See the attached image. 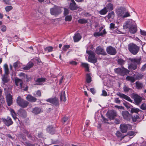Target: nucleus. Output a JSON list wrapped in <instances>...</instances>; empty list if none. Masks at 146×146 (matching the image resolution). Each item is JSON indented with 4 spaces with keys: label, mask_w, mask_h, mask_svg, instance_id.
Instances as JSON below:
<instances>
[{
    "label": "nucleus",
    "mask_w": 146,
    "mask_h": 146,
    "mask_svg": "<svg viewBox=\"0 0 146 146\" xmlns=\"http://www.w3.org/2000/svg\"><path fill=\"white\" fill-rule=\"evenodd\" d=\"M129 60L132 62L128 66V68L130 70H134L136 69L137 67V64H140L141 63V58L140 57L129 58Z\"/></svg>",
    "instance_id": "nucleus-1"
},
{
    "label": "nucleus",
    "mask_w": 146,
    "mask_h": 146,
    "mask_svg": "<svg viewBox=\"0 0 146 146\" xmlns=\"http://www.w3.org/2000/svg\"><path fill=\"white\" fill-rule=\"evenodd\" d=\"M121 68H118L114 69L115 72L121 76H124L128 74L129 71L124 67H121Z\"/></svg>",
    "instance_id": "nucleus-2"
},
{
    "label": "nucleus",
    "mask_w": 146,
    "mask_h": 146,
    "mask_svg": "<svg viewBox=\"0 0 146 146\" xmlns=\"http://www.w3.org/2000/svg\"><path fill=\"white\" fill-rule=\"evenodd\" d=\"M86 53L89 55L88 58V62L93 63L97 62V58L95 56V54L94 52L91 50H87Z\"/></svg>",
    "instance_id": "nucleus-3"
},
{
    "label": "nucleus",
    "mask_w": 146,
    "mask_h": 146,
    "mask_svg": "<svg viewBox=\"0 0 146 146\" xmlns=\"http://www.w3.org/2000/svg\"><path fill=\"white\" fill-rule=\"evenodd\" d=\"M128 49L132 54L135 55L139 50V47L135 44H133L129 46Z\"/></svg>",
    "instance_id": "nucleus-4"
},
{
    "label": "nucleus",
    "mask_w": 146,
    "mask_h": 146,
    "mask_svg": "<svg viewBox=\"0 0 146 146\" xmlns=\"http://www.w3.org/2000/svg\"><path fill=\"white\" fill-rule=\"evenodd\" d=\"M50 13L52 15L56 16L60 14L62 12L60 7L54 5L53 7L50 9Z\"/></svg>",
    "instance_id": "nucleus-5"
},
{
    "label": "nucleus",
    "mask_w": 146,
    "mask_h": 146,
    "mask_svg": "<svg viewBox=\"0 0 146 146\" xmlns=\"http://www.w3.org/2000/svg\"><path fill=\"white\" fill-rule=\"evenodd\" d=\"M17 102L19 106L23 108L26 107L29 104L28 102L21 98L20 96L18 97Z\"/></svg>",
    "instance_id": "nucleus-6"
},
{
    "label": "nucleus",
    "mask_w": 146,
    "mask_h": 146,
    "mask_svg": "<svg viewBox=\"0 0 146 146\" xmlns=\"http://www.w3.org/2000/svg\"><path fill=\"white\" fill-rule=\"evenodd\" d=\"M107 53L111 55H115L117 53L116 49L111 46L107 47L106 49Z\"/></svg>",
    "instance_id": "nucleus-7"
},
{
    "label": "nucleus",
    "mask_w": 146,
    "mask_h": 146,
    "mask_svg": "<svg viewBox=\"0 0 146 146\" xmlns=\"http://www.w3.org/2000/svg\"><path fill=\"white\" fill-rule=\"evenodd\" d=\"M136 25L135 22L131 19H130L126 21L125 25H123L124 28L126 29H129L134 26Z\"/></svg>",
    "instance_id": "nucleus-8"
},
{
    "label": "nucleus",
    "mask_w": 146,
    "mask_h": 146,
    "mask_svg": "<svg viewBox=\"0 0 146 146\" xmlns=\"http://www.w3.org/2000/svg\"><path fill=\"white\" fill-rule=\"evenodd\" d=\"M46 101L47 102L53 104L55 106H59V105L58 100L56 97L48 99L46 100Z\"/></svg>",
    "instance_id": "nucleus-9"
},
{
    "label": "nucleus",
    "mask_w": 146,
    "mask_h": 146,
    "mask_svg": "<svg viewBox=\"0 0 146 146\" xmlns=\"http://www.w3.org/2000/svg\"><path fill=\"white\" fill-rule=\"evenodd\" d=\"M18 76L26 82H28L31 80V78L29 76L26 74L25 73L21 72L18 74Z\"/></svg>",
    "instance_id": "nucleus-10"
},
{
    "label": "nucleus",
    "mask_w": 146,
    "mask_h": 146,
    "mask_svg": "<svg viewBox=\"0 0 146 146\" xmlns=\"http://www.w3.org/2000/svg\"><path fill=\"white\" fill-rule=\"evenodd\" d=\"M2 120L4 123L7 126L11 125L13 123L11 118L8 116L7 118H2Z\"/></svg>",
    "instance_id": "nucleus-11"
},
{
    "label": "nucleus",
    "mask_w": 146,
    "mask_h": 146,
    "mask_svg": "<svg viewBox=\"0 0 146 146\" xmlns=\"http://www.w3.org/2000/svg\"><path fill=\"white\" fill-rule=\"evenodd\" d=\"M96 53L98 54H101L102 55H106L107 53L103 48L100 46L97 47L96 50Z\"/></svg>",
    "instance_id": "nucleus-12"
},
{
    "label": "nucleus",
    "mask_w": 146,
    "mask_h": 146,
    "mask_svg": "<svg viewBox=\"0 0 146 146\" xmlns=\"http://www.w3.org/2000/svg\"><path fill=\"white\" fill-rule=\"evenodd\" d=\"M143 98L137 95H135L134 96V100L135 104L137 105H139L141 103Z\"/></svg>",
    "instance_id": "nucleus-13"
},
{
    "label": "nucleus",
    "mask_w": 146,
    "mask_h": 146,
    "mask_svg": "<svg viewBox=\"0 0 146 146\" xmlns=\"http://www.w3.org/2000/svg\"><path fill=\"white\" fill-rule=\"evenodd\" d=\"M125 11V9L121 7L116 9V12L119 16L122 17Z\"/></svg>",
    "instance_id": "nucleus-14"
},
{
    "label": "nucleus",
    "mask_w": 146,
    "mask_h": 146,
    "mask_svg": "<svg viewBox=\"0 0 146 146\" xmlns=\"http://www.w3.org/2000/svg\"><path fill=\"white\" fill-rule=\"evenodd\" d=\"M121 115L123 118L127 121H129L131 119V115L127 111H122Z\"/></svg>",
    "instance_id": "nucleus-15"
},
{
    "label": "nucleus",
    "mask_w": 146,
    "mask_h": 146,
    "mask_svg": "<svg viewBox=\"0 0 146 146\" xmlns=\"http://www.w3.org/2000/svg\"><path fill=\"white\" fill-rule=\"evenodd\" d=\"M71 2L69 5V8L72 11L77 10L79 8L78 6L76 4L74 0H71Z\"/></svg>",
    "instance_id": "nucleus-16"
},
{
    "label": "nucleus",
    "mask_w": 146,
    "mask_h": 146,
    "mask_svg": "<svg viewBox=\"0 0 146 146\" xmlns=\"http://www.w3.org/2000/svg\"><path fill=\"white\" fill-rule=\"evenodd\" d=\"M15 81L16 85L18 86L19 88H23V82L22 80L16 78L15 79Z\"/></svg>",
    "instance_id": "nucleus-17"
},
{
    "label": "nucleus",
    "mask_w": 146,
    "mask_h": 146,
    "mask_svg": "<svg viewBox=\"0 0 146 146\" xmlns=\"http://www.w3.org/2000/svg\"><path fill=\"white\" fill-rule=\"evenodd\" d=\"M129 126L130 127L131 125L128 124H121L120 125V128L121 132L123 133L126 132L128 127Z\"/></svg>",
    "instance_id": "nucleus-18"
},
{
    "label": "nucleus",
    "mask_w": 146,
    "mask_h": 146,
    "mask_svg": "<svg viewBox=\"0 0 146 146\" xmlns=\"http://www.w3.org/2000/svg\"><path fill=\"white\" fill-rule=\"evenodd\" d=\"M117 95L121 98H123L130 102H132V100L129 97L123 94L118 92L117 93Z\"/></svg>",
    "instance_id": "nucleus-19"
},
{
    "label": "nucleus",
    "mask_w": 146,
    "mask_h": 146,
    "mask_svg": "<svg viewBox=\"0 0 146 146\" xmlns=\"http://www.w3.org/2000/svg\"><path fill=\"white\" fill-rule=\"evenodd\" d=\"M6 100L8 106H10L12 104V96L10 94L7 95Z\"/></svg>",
    "instance_id": "nucleus-20"
},
{
    "label": "nucleus",
    "mask_w": 146,
    "mask_h": 146,
    "mask_svg": "<svg viewBox=\"0 0 146 146\" xmlns=\"http://www.w3.org/2000/svg\"><path fill=\"white\" fill-rule=\"evenodd\" d=\"M18 114L21 117L23 118L27 116V112L25 110L23 109H20L18 111Z\"/></svg>",
    "instance_id": "nucleus-21"
},
{
    "label": "nucleus",
    "mask_w": 146,
    "mask_h": 146,
    "mask_svg": "<svg viewBox=\"0 0 146 146\" xmlns=\"http://www.w3.org/2000/svg\"><path fill=\"white\" fill-rule=\"evenodd\" d=\"M46 81V78H38L35 80L36 82V85H41L43 83L45 82Z\"/></svg>",
    "instance_id": "nucleus-22"
},
{
    "label": "nucleus",
    "mask_w": 146,
    "mask_h": 146,
    "mask_svg": "<svg viewBox=\"0 0 146 146\" xmlns=\"http://www.w3.org/2000/svg\"><path fill=\"white\" fill-rule=\"evenodd\" d=\"M26 99L30 102H34L37 100V99L31 95H28L26 97Z\"/></svg>",
    "instance_id": "nucleus-23"
},
{
    "label": "nucleus",
    "mask_w": 146,
    "mask_h": 146,
    "mask_svg": "<svg viewBox=\"0 0 146 146\" xmlns=\"http://www.w3.org/2000/svg\"><path fill=\"white\" fill-rule=\"evenodd\" d=\"M82 38L81 36L80 33H77L75 34L73 36V39L74 41L75 42H77L79 41Z\"/></svg>",
    "instance_id": "nucleus-24"
},
{
    "label": "nucleus",
    "mask_w": 146,
    "mask_h": 146,
    "mask_svg": "<svg viewBox=\"0 0 146 146\" xmlns=\"http://www.w3.org/2000/svg\"><path fill=\"white\" fill-rule=\"evenodd\" d=\"M41 112V109L38 107H35L32 109V112L35 115L40 113Z\"/></svg>",
    "instance_id": "nucleus-25"
},
{
    "label": "nucleus",
    "mask_w": 146,
    "mask_h": 146,
    "mask_svg": "<svg viewBox=\"0 0 146 146\" xmlns=\"http://www.w3.org/2000/svg\"><path fill=\"white\" fill-rule=\"evenodd\" d=\"M2 80L4 83L7 82L10 80V79L8 75L4 74L2 76Z\"/></svg>",
    "instance_id": "nucleus-26"
},
{
    "label": "nucleus",
    "mask_w": 146,
    "mask_h": 146,
    "mask_svg": "<svg viewBox=\"0 0 146 146\" xmlns=\"http://www.w3.org/2000/svg\"><path fill=\"white\" fill-rule=\"evenodd\" d=\"M46 131L50 133L54 134L55 132V129L52 125H49L46 128Z\"/></svg>",
    "instance_id": "nucleus-27"
},
{
    "label": "nucleus",
    "mask_w": 146,
    "mask_h": 146,
    "mask_svg": "<svg viewBox=\"0 0 146 146\" xmlns=\"http://www.w3.org/2000/svg\"><path fill=\"white\" fill-rule=\"evenodd\" d=\"M60 100L61 101H66V98L65 92V91H63L61 92Z\"/></svg>",
    "instance_id": "nucleus-28"
},
{
    "label": "nucleus",
    "mask_w": 146,
    "mask_h": 146,
    "mask_svg": "<svg viewBox=\"0 0 146 146\" xmlns=\"http://www.w3.org/2000/svg\"><path fill=\"white\" fill-rule=\"evenodd\" d=\"M129 29V32L132 34H134L137 31V29L136 25H134V26H133L132 27L130 28Z\"/></svg>",
    "instance_id": "nucleus-29"
},
{
    "label": "nucleus",
    "mask_w": 146,
    "mask_h": 146,
    "mask_svg": "<svg viewBox=\"0 0 146 146\" xmlns=\"http://www.w3.org/2000/svg\"><path fill=\"white\" fill-rule=\"evenodd\" d=\"M33 65L34 64L33 63H29L26 66L24 67L23 68V69L25 70H29L32 67Z\"/></svg>",
    "instance_id": "nucleus-30"
},
{
    "label": "nucleus",
    "mask_w": 146,
    "mask_h": 146,
    "mask_svg": "<svg viewBox=\"0 0 146 146\" xmlns=\"http://www.w3.org/2000/svg\"><path fill=\"white\" fill-rule=\"evenodd\" d=\"M118 64L121 66L123 67V65L125 64L126 61L121 58H119L117 61Z\"/></svg>",
    "instance_id": "nucleus-31"
},
{
    "label": "nucleus",
    "mask_w": 146,
    "mask_h": 146,
    "mask_svg": "<svg viewBox=\"0 0 146 146\" xmlns=\"http://www.w3.org/2000/svg\"><path fill=\"white\" fill-rule=\"evenodd\" d=\"M3 68L4 70L5 74H4L9 75V71L7 64H5L4 65Z\"/></svg>",
    "instance_id": "nucleus-32"
},
{
    "label": "nucleus",
    "mask_w": 146,
    "mask_h": 146,
    "mask_svg": "<svg viewBox=\"0 0 146 146\" xmlns=\"http://www.w3.org/2000/svg\"><path fill=\"white\" fill-rule=\"evenodd\" d=\"M135 85L136 88L138 89H141L143 87V84L138 81H137L135 82Z\"/></svg>",
    "instance_id": "nucleus-33"
},
{
    "label": "nucleus",
    "mask_w": 146,
    "mask_h": 146,
    "mask_svg": "<svg viewBox=\"0 0 146 146\" xmlns=\"http://www.w3.org/2000/svg\"><path fill=\"white\" fill-rule=\"evenodd\" d=\"M126 79L127 81H129L131 83H133L135 81V79L134 77L129 76H127L126 78Z\"/></svg>",
    "instance_id": "nucleus-34"
},
{
    "label": "nucleus",
    "mask_w": 146,
    "mask_h": 146,
    "mask_svg": "<svg viewBox=\"0 0 146 146\" xmlns=\"http://www.w3.org/2000/svg\"><path fill=\"white\" fill-rule=\"evenodd\" d=\"M106 7L108 11H111L113 9V6L112 4L109 3L107 5Z\"/></svg>",
    "instance_id": "nucleus-35"
},
{
    "label": "nucleus",
    "mask_w": 146,
    "mask_h": 146,
    "mask_svg": "<svg viewBox=\"0 0 146 146\" xmlns=\"http://www.w3.org/2000/svg\"><path fill=\"white\" fill-rule=\"evenodd\" d=\"M115 134L117 137L120 138V141H121L125 136L123 135L122 133L119 131H117Z\"/></svg>",
    "instance_id": "nucleus-36"
},
{
    "label": "nucleus",
    "mask_w": 146,
    "mask_h": 146,
    "mask_svg": "<svg viewBox=\"0 0 146 146\" xmlns=\"http://www.w3.org/2000/svg\"><path fill=\"white\" fill-rule=\"evenodd\" d=\"M92 81L91 77L90 74L87 73L86 75V81L88 83H90Z\"/></svg>",
    "instance_id": "nucleus-37"
},
{
    "label": "nucleus",
    "mask_w": 146,
    "mask_h": 146,
    "mask_svg": "<svg viewBox=\"0 0 146 146\" xmlns=\"http://www.w3.org/2000/svg\"><path fill=\"white\" fill-rule=\"evenodd\" d=\"M129 110L130 111L131 113H137L140 110L138 108H133L131 107V108H130V109H129Z\"/></svg>",
    "instance_id": "nucleus-38"
},
{
    "label": "nucleus",
    "mask_w": 146,
    "mask_h": 146,
    "mask_svg": "<svg viewBox=\"0 0 146 146\" xmlns=\"http://www.w3.org/2000/svg\"><path fill=\"white\" fill-rule=\"evenodd\" d=\"M139 116L137 115H135L134 116L132 117V121L134 122H135L136 121H137V122H139Z\"/></svg>",
    "instance_id": "nucleus-39"
},
{
    "label": "nucleus",
    "mask_w": 146,
    "mask_h": 146,
    "mask_svg": "<svg viewBox=\"0 0 146 146\" xmlns=\"http://www.w3.org/2000/svg\"><path fill=\"white\" fill-rule=\"evenodd\" d=\"M82 66L85 68L86 69V70L87 71L89 72V69L88 66V64L86 63H82L81 64Z\"/></svg>",
    "instance_id": "nucleus-40"
},
{
    "label": "nucleus",
    "mask_w": 146,
    "mask_h": 146,
    "mask_svg": "<svg viewBox=\"0 0 146 146\" xmlns=\"http://www.w3.org/2000/svg\"><path fill=\"white\" fill-rule=\"evenodd\" d=\"M115 13L114 11H111L109 13L107 17L108 19H112L114 17Z\"/></svg>",
    "instance_id": "nucleus-41"
},
{
    "label": "nucleus",
    "mask_w": 146,
    "mask_h": 146,
    "mask_svg": "<svg viewBox=\"0 0 146 146\" xmlns=\"http://www.w3.org/2000/svg\"><path fill=\"white\" fill-rule=\"evenodd\" d=\"M78 22L81 24H85L88 22V20L84 19H80L78 20Z\"/></svg>",
    "instance_id": "nucleus-42"
},
{
    "label": "nucleus",
    "mask_w": 146,
    "mask_h": 146,
    "mask_svg": "<svg viewBox=\"0 0 146 146\" xmlns=\"http://www.w3.org/2000/svg\"><path fill=\"white\" fill-rule=\"evenodd\" d=\"M117 115L116 112L114 111H112L110 114V116L112 119H113Z\"/></svg>",
    "instance_id": "nucleus-43"
},
{
    "label": "nucleus",
    "mask_w": 146,
    "mask_h": 146,
    "mask_svg": "<svg viewBox=\"0 0 146 146\" xmlns=\"http://www.w3.org/2000/svg\"><path fill=\"white\" fill-rule=\"evenodd\" d=\"M11 112L12 117L15 120H16L17 119L16 113H15L14 110L13 109L11 110Z\"/></svg>",
    "instance_id": "nucleus-44"
},
{
    "label": "nucleus",
    "mask_w": 146,
    "mask_h": 146,
    "mask_svg": "<svg viewBox=\"0 0 146 146\" xmlns=\"http://www.w3.org/2000/svg\"><path fill=\"white\" fill-rule=\"evenodd\" d=\"M108 11V10L106 7H105L103 9H102L100 11V13L101 15L106 14Z\"/></svg>",
    "instance_id": "nucleus-45"
},
{
    "label": "nucleus",
    "mask_w": 146,
    "mask_h": 146,
    "mask_svg": "<svg viewBox=\"0 0 146 146\" xmlns=\"http://www.w3.org/2000/svg\"><path fill=\"white\" fill-rule=\"evenodd\" d=\"M53 47L51 46H48L44 48L45 51H48V52H51L53 51Z\"/></svg>",
    "instance_id": "nucleus-46"
},
{
    "label": "nucleus",
    "mask_w": 146,
    "mask_h": 146,
    "mask_svg": "<svg viewBox=\"0 0 146 146\" xmlns=\"http://www.w3.org/2000/svg\"><path fill=\"white\" fill-rule=\"evenodd\" d=\"M72 19V17L71 15L66 16L65 18V20L66 21H70Z\"/></svg>",
    "instance_id": "nucleus-47"
},
{
    "label": "nucleus",
    "mask_w": 146,
    "mask_h": 146,
    "mask_svg": "<svg viewBox=\"0 0 146 146\" xmlns=\"http://www.w3.org/2000/svg\"><path fill=\"white\" fill-rule=\"evenodd\" d=\"M123 89L124 92H129L130 90V88L128 87V86H127L126 85H125L123 88Z\"/></svg>",
    "instance_id": "nucleus-48"
},
{
    "label": "nucleus",
    "mask_w": 146,
    "mask_h": 146,
    "mask_svg": "<svg viewBox=\"0 0 146 146\" xmlns=\"http://www.w3.org/2000/svg\"><path fill=\"white\" fill-rule=\"evenodd\" d=\"M143 77V75L139 74H138L135 75V78L136 79L138 80L142 79Z\"/></svg>",
    "instance_id": "nucleus-49"
},
{
    "label": "nucleus",
    "mask_w": 146,
    "mask_h": 146,
    "mask_svg": "<svg viewBox=\"0 0 146 146\" xmlns=\"http://www.w3.org/2000/svg\"><path fill=\"white\" fill-rule=\"evenodd\" d=\"M70 47V46L68 45H64L63 48H62V50L64 51H66L67 49L69 48Z\"/></svg>",
    "instance_id": "nucleus-50"
},
{
    "label": "nucleus",
    "mask_w": 146,
    "mask_h": 146,
    "mask_svg": "<svg viewBox=\"0 0 146 146\" xmlns=\"http://www.w3.org/2000/svg\"><path fill=\"white\" fill-rule=\"evenodd\" d=\"M13 8L11 6H9L6 7L5 8V10L7 12H9L12 10Z\"/></svg>",
    "instance_id": "nucleus-51"
},
{
    "label": "nucleus",
    "mask_w": 146,
    "mask_h": 146,
    "mask_svg": "<svg viewBox=\"0 0 146 146\" xmlns=\"http://www.w3.org/2000/svg\"><path fill=\"white\" fill-rule=\"evenodd\" d=\"M64 15L65 16L68 15L69 13V10L67 8H64Z\"/></svg>",
    "instance_id": "nucleus-52"
},
{
    "label": "nucleus",
    "mask_w": 146,
    "mask_h": 146,
    "mask_svg": "<svg viewBox=\"0 0 146 146\" xmlns=\"http://www.w3.org/2000/svg\"><path fill=\"white\" fill-rule=\"evenodd\" d=\"M94 35L95 37L99 36L102 35V34L98 32H95L94 34Z\"/></svg>",
    "instance_id": "nucleus-53"
},
{
    "label": "nucleus",
    "mask_w": 146,
    "mask_h": 146,
    "mask_svg": "<svg viewBox=\"0 0 146 146\" xmlns=\"http://www.w3.org/2000/svg\"><path fill=\"white\" fill-rule=\"evenodd\" d=\"M25 146H35L34 144H33L29 142H25L24 143Z\"/></svg>",
    "instance_id": "nucleus-54"
},
{
    "label": "nucleus",
    "mask_w": 146,
    "mask_h": 146,
    "mask_svg": "<svg viewBox=\"0 0 146 146\" xmlns=\"http://www.w3.org/2000/svg\"><path fill=\"white\" fill-rule=\"evenodd\" d=\"M1 31L3 32H5L7 29L6 27L4 25H1Z\"/></svg>",
    "instance_id": "nucleus-55"
},
{
    "label": "nucleus",
    "mask_w": 146,
    "mask_h": 146,
    "mask_svg": "<svg viewBox=\"0 0 146 146\" xmlns=\"http://www.w3.org/2000/svg\"><path fill=\"white\" fill-rule=\"evenodd\" d=\"M24 133L25 134H26V135H27V136L28 137L30 138V137H31L32 136H31V135L30 134L29 132L28 131H27V130H25L24 131Z\"/></svg>",
    "instance_id": "nucleus-56"
},
{
    "label": "nucleus",
    "mask_w": 146,
    "mask_h": 146,
    "mask_svg": "<svg viewBox=\"0 0 146 146\" xmlns=\"http://www.w3.org/2000/svg\"><path fill=\"white\" fill-rule=\"evenodd\" d=\"M136 134V133L135 132L131 131L128 132L127 133L128 135L130 136L135 135Z\"/></svg>",
    "instance_id": "nucleus-57"
},
{
    "label": "nucleus",
    "mask_w": 146,
    "mask_h": 146,
    "mask_svg": "<svg viewBox=\"0 0 146 146\" xmlns=\"http://www.w3.org/2000/svg\"><path fill=\"white\" fill-rule=\"evenodd\" d=\"M19 63L20 62L18 61L14 63L13 66L15 69H16L18 67V65L19 64Z\"/></svg>",
    "instance_id": "nucleus-58"
},
{
    "label": "nucleus",
    "mask_w": 146,
    "mask_h": 146,
    "mask_svg": "<svg viewBox=\"0 0 146 146\" xmlns=\"http://www.w3.org/2000/svg\"><path fill=\"white\" fill-rule=\"evenodd\" d=\"M130 15L128 12H126L124 15V14L123 15L121 18H124L125 17H128L130 16Z\"/></svg>",
    "instance_id": "nucleus-59"
},
{
    "label": "nucleus",
    "mask_w": 146,
    "mask_h": 146,
    "mask_svg": "<svg viewBox=\"0 0 146 146\" xmlns=\"http://www.w3.org/2000/svg\"><path fill=\"white\" fill-rule=\"evenodd\" d=\"M124 105L128 109H130V108H131L132 107L129 103H127L124 104Z\"/></svg>",
    "instance_id": "nucleus-60"
},
{
    "label": "nucleus",
    "mask_w": 146,
    "mask_h": 146,
    "mask_svg": "<svg viewBox=\"0 0 146 146\" xmlns=\"http://www.w3.org/2000/svg\"><path fill=\"white\" fill-rule=\"evenodd\" d=\"M140 108L143 110H146V104L145 103L143 104L140 106Z\"/></svg>",
    "instance_id": "nucleus-61"
},
{
    "label": "nucleus",
    "mask_w": 146,
    "mask_h": 146,
    "mask_svg": "<svg viewBox=\"0 0 146 146\" xmlns=\"http://www.w3.org/2000/svg\"><path fill=\"white\" fill-rule=\"evenodd\" d=\"M4 3L7 5H9L10 4V1L11 0H1Z\"/></svg>",
    "instance_id": "nucleus-62"
},
{
    "label": "nucleus",
    "mask_w": 146,
    "mask_h": 146,
    "mask_svg": "<svg viewBox=\"0 0 146 146\" xmlns=\"http://www.w3.org/2000/svg\"><path fill=\"white\" fill-rule=\"evenodd\" d=\"M140 33L141 35L146 36V32L144 30H142L141 29H140Z\"/></svg>",
    "instance_id": "nucleus-63"
},
{
    "label": "nucleus",
    "mask_w": 146,
    "mask_h": 146,
    "mask_svg": "<svg viewBox=\"0 0 146 146\" xmlns=\"http://www.w3.org/2000/svg\"><path fill=\"white\" fill-rule=\"evenodd\" d=\"M36 94L39 97L41 96V93L40 90H37L36 92Z\"/></svg>",
    "instance_id": "nucleus-64"
}]
</instances>
